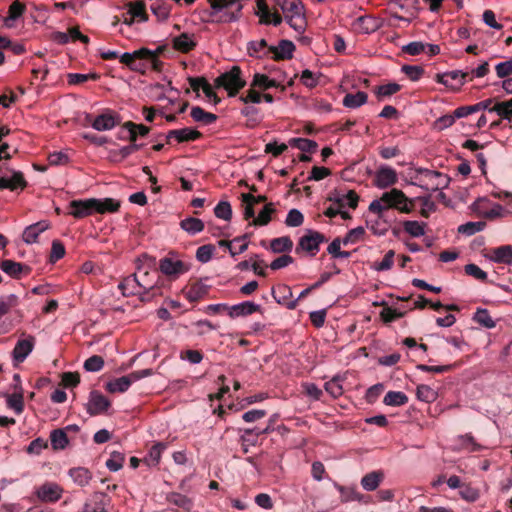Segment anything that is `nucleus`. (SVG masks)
<instances>
[{
  "label": "nucleus",
  "instance_id": "1",
  "mask_svg": "<svg viewBox=\"0 0 512 512\" xmlns=\"http://www.w3.org/2000/svg\"><path fill=\"white\" fill-rule=\"evenodd\" d=\"M417 199L409 198L405 193L397 188L384 192L379 199L373 200L368 209L370 212L383 218V214L388 209H395L400 213L410 214L414 211Z\"/></svg>",
  "mask_w": 512,
  "mask_h": 512
},
{
  "label": "nucleus",
  "instance_id": "2",
  "mask_svg": "<svg viewBox=\"0 0 512 512\" xmlns=\"http://www.w3.org/2000/svg\"><path fill=\"white\" fill-rule=\"evenodd\" d=\"M276 6L281 9L291 28L299 33L305 30V6L301 0H276Z\"/></svg>",
  "mask_w": 512,
  "mask_h": 512
},
{
  "label": "nucleus",
  "instance_id": "3",
  "mask_svg": "<svg viewBox=\"0 0 512 512\" xmlns=\"http://www.w3.org/2000/svg\"><path fill=\"white\" fill-rule=\"evenodd\" d=\"M246 84L247 82L243 77V71L237 65H234L230 70L221 73L214 80V86L216 88L225 89L229 97H236Z\"/></svg>",
  "mask_w": 512,
  "mask_h": 512
},
{
  "label": "nucleus",
  "instance_id": "4",
  "mask_svg": "<svg viewBox=\"0 0 512 512\" xmlns=\"http://www.w3.org/2000/svg\"><path fill=\"white\" fill-rule=\"evenodd\" d=\"M411 179L414 180L411 181V184L433 191L445 188L449 183V178L446 175L428 169L416 170Z\"/></svg>",
  "mask_w": 512,
  "mask_h": 512
},
{
  "label": "nucleus",
  "instance_id": "5",
  "mask_svg": "<svg viewBox=\"0 0 512 512\" xmlns=\"http://www.w3.org/2000/svg\"><path fill=\"white\" fill-rule=\"evenodd\" d=\"M152 369H144L140 371H134L129 375L122 376L120 378H116L114 380L109 381L105 388L110 393H123L129 389L131 384L141 378L152 375Z\"/></svg>",
  "mask_w": 512,
  "mask_h": 512
},
{
  "label": "nucleus",
  "instance_id": "6",
  "mask_svg": "<svg viewBox=\"0 0 512 512\" xmlns=\"http://www.w3.org/2000/svg\"><path fill=\"white\" fill-rule=\"evenodd\" d=\"M327 241L328 239L324 234L318 231L308 230L307 233L299 239L296 246V253L306 251L311 256H315L320 249V244Z\"/></svg>",
  "mask_w": 512,
  "mask_h": 512
},
{
  "label": "nucleus",
  "instance_id": "7",
  "mask_svg": "<svg viewBox=\"0 0 512 512\" xmlns=\"http://www.w3.org/2000/svg\"><path fill=\"white\" fill-rule=\"evenodd\" d=\"M86 119L91 126L97 131H107L118 126L121 122L119 114L113 110L105 109L101 114L92 119L91 115H87Z\"/></svg>",
  "mask_w": 512,
  "mask_h": 512
},
{
  "label": "nucleus",
  "instance_id": "8",
  "mask_svg": "<svg viewBox=\"0 0 512 512\" xmlns=\"http://www.w3.org/2000/svg\"><path fill=\"white\" fill-rule=\"evenodd\" d=\"M436 80L438 83L456 91L459 90L466 81H472L473 77L470 75V72L454 70L443 74H437Z\"/></svg>",
  "mask_w": 512,
  "mask_h": 512
},
{
  "label": "nucleus",
  "instance_id": "9",
  "mask_svg": "<svg viewBox=\"0 0 512 512\" xmlns=\"http://www.w3.org/2000/svg\"><path fill=\"white\" fill-rule=\"evenodd\" d=\"M159 269L163 274L177 278L186 273L190 269V265L182 260L165 257L160 260Z\"/></svg>",
  "mask_w": 512,
  "mask_h": 512
},
{
  "label": "nucleus",
  "instance_id": "10",
  "mask_svg": "<svg viewBox=\"0 0 512 512\" xmlns=\"http://www.w3.org/2000/svg\"><path fill=\"white\" fill-rule=\"evenodd\" d=\"M61 487L54 482H45L35 490V495L38 500L46 503H54L61 498Z\"/></svg>",
  "mask_w": 512,
  "mask_h": 512
},
{
  "label": "nucleus",
  "instance_id": "11",
  "mask_svg": "<svg viewBox=\"0 0 512 512\" xmlns=\"http://www.w3.org/2000/svg\"><path fill=\"white\" fill-rule=\"evenodd\" d=\"M96 204V198L73 200L69 204L71 208L69 214L78 219L87 217L96 212Z\"/></svg>",
  "mask_w": 512,
  "mask_h": 512
},
{
  "label": "nucleus",
  "instance_id": "12",
  "mask_svg": "<svg viewBox=\"0 0 512 512\" xmlns=\"http://www.w3.org/2000/svg\"><path fill=\"white\" fill-rule=\"evenodd\" d=\"M110 405V401L102 393L97 390H93L90 392L89 401L86 404V410L89 415L95 416L107 411Z\"/></svg>",
  "mask_w": 512,
  "mask_h": 512
},
{
  "label": "nucleus",
  "instance_id": "13",
  "mask_svg": "<svg viewBox=\"0 0 512 512\" xmlns=\"http://www.w3.org/2000/svg\"><path fill=\"white\" fill-rule=\"evenodd\" d=\"M398 181L397 173L388 166H381L375 174L374 184L380 189L393 186Z\"/></svg>",
  "mask_w": 512,
  "mask_h": 512
},
{
  "label": "nucleus",
  "instance_id": "14",
  "mask_svg": "<svg viewBox=\"0 0 512 512\" xmlns=\"http://www.w3.org/2000/svg\"><path fill=\"white\" fill-rule=\"evenodd\" d=\"M210 290V286L202 280H196L183 289V294L190 302H197L204 298Z\"/></svg>",
  "mask_w": 512,
  "mask_h": 512
},
{
  "label": "nucleus",
  "instance_id": "15",
  "mask_svg": "<svg viewBox=\"0 0 512 512\" xmlns=\"http://www.w3.org/2000/svg\"><path fill=\"white\" fill-rule=\"evenodd\" d=\"M138 288L139 289H147V288H152V287L149 282L141 281L139 279V275H137L136 273L125 278L118 285V289L121 290V292L124 296L127 295V293H126L127 290H129V294L136 295V293H139Z\"/></svg>",
  "mask_w": 512,
  "mask_h": 512
},
{
  "label": "nucleus",
  "instance_id": "16",
  "mask_svg": "<svg viewBox=\"0 0 512 512\" xmlns=\"http://www.w3.org/2000/svg\"><path fill=\"white\" fill-rule=\"evenodd\" d=\"M202 137V133L196 129L183 128L170 130L166 135V142L170 144L172 138L176 139L179 143L196 141Z\"/></svg>",
  "mask_w": 512,
  "mask_h": 512
},
{
  "label": "nucleus",
  "instance_id": "17",
  "mask_svg": "<svg viewBox=\"0 0 512 512\" xmlns=\"http://www.w3.org/2000/svg\"><path fill=\"white\" fill-rule=\"evenodd\" d=\"M295 45L290 40H281L278 46H270L268 51L273 54L272 59L275 61L289 60L293 57L295 51Z\"/></svg>",
  "mask_w": 512,
  "mask_h": 512
},
{
  "label": "nucleus",
  "instance_id": "18",
  "mask_svg": "<svg viewBox=\"0 0 512 512\" xmlns=\"http://www.w3.org/2000/svg\"><path fill=\"white\" fill-rule=\"evenodd\" d=\"M34 345L35 338L33 336L18 340L12 352L14 361L22 363L32 352Z\"/></svg>",
  "mask_w": 512,
  "mask_h": 512
},
{
  "label": "nucleus",
  "instance_id": "19",
  "mask_svg": "<svg viewBox=\"0 0 512 512\" xmlns=\"http://www.w3.org/2000/svg\"><path fill=\"white\" fill-rule=\"evenodd\" d=\"M272 295L277 303L284 305L288 309H295L297 307V300H292V290L286 284L278 285L277 288L272 290Z\"/></svg>",
  "mask_w": 512,
  "mask_h": 512
},
{
  "label": "nucleus",
  "instance_id": "20",
  "mask_svg": "<svg viewBox=\"0 0 512 512\" xmlns=\"http://www.w3.org/2000/svg\"><path fill=\"white\" fill-rule=\"evenodd\" d=\"M485 256L493 262L510 265L512 264V246L503 245L492 248Z\"/></svg>",
  "mask_w": 512,
  "mask_h": 512
},
{
  "label": "nucleus",
  "instance_id": "21",
  "mask_svg": "<svg viewBox=\"0 0 512 512\" xmlns=\"http://www.w3.org/2000/svg\"><path fill=\"white\" fill-rule=\"evenodd\" d=\"M173 49L181 53H189L194 50L197 42L193 34L181 33L172 39Z\"/></svg>",
  "mask_w": 512,
  "mask_h": 512
},
{
  "label": "nucleus",
  "instance_id": "22",
  "mask_svg": "<svg viewBox=\"0 0 512 512\" xmlns=\"http://www.w3.org/2000/svg\"><path fill=\"white\" fill-rule=\"evenodd\" d=\"M261 311V306L251 301H244L242 303L232 305L229 308V316L231 318L249 316L255 312Z\"/></svg>",
  "mask_w": 512,
  "mask_h": 512
},
{
  "label": "nucleus",
  "instance_id": "23",
  "mask_svg": "<svg viewBox=\"0 0 512 512\" xmlns=\"http://www.w3.org/2000/svg\"><path fill=\"white\" fill-rule=\"evenodd\" d=\"M0 269L13 278H20L22 274H29L31 271L29 266L13 260L0 262Z\"/></svg>",
  "mask_w": 512,
  "mask_h": 512
},
{
  "label": "nucleus",
  "instance_id": "24",
  "mask_svg": "<svg viewBox=\"0 0 512 512\" xmlns=\"http://www.w3.org/2000/svg\"><path fill=\"white\" fill-rule=\"evenodd\" d=\"M49 228L47 221H39L25 228L22 238L27 244L35 243L38 236Z\"/></svg>",
  "mask_w": 512,
  "mask_h": 512
},
{
  "label": "nucleus",
  "instance_id": "25",
  "mask_svg": "<svg viewBox=\"0 0 512 512\" xmlns=\"http://www.w3.org/2000/svg\"><path fill=\"white\" fill-rule=\"evenodd\" d=\"M384 472L381 470H376L367 473L361 479V485L366 491H374L378 488L380 483L384 480Z\"/></svg>",
  "mask_w": 512,
  "mask_h": 512
},
{
  "label": "nucleus",
  "instance_id": "26",
  "mask_svg": "<svg viewBox=\"0 0 512 512\" xmlns=\"http://www.w3.org/2000/svg\"><path fill=\"white\" fill-rule=\"evenodd\" d=\"M50 442L53 450H64L69 444V436L62 428L54 429L50 433Z\"/></svg>",
  "mask_w": 512,
  "mask_h": 512
},
{
  "label": "nucleus",
  "instance_id": "27",
  "mask_svg": "<svg viewBox=\"0 0 512 512\" xmlns=\"http://www.w3.org/2000/svg\"><path fill=\"white\" fill-rule=\"evenodd\" d=\"M128 12L130 16L135 18L139 22H145L148 20V14L146 12V5L143 0H136L135 2H129L127 4Z\"/></svg>",
  "mask_w": 512,
  "mask_h": 512
},
{
  "label": "nucleus",
  "instance_id": "28",
  "mask_svg": "<svg viewBox=\"0 0 512 512\" xmlns=\"http://www.w3.org/2000/svg\"><path fill=\"white\" fill-rule=\"evenodd\" d=\"M269 47L265 39L251 41L247 44V52L251 57L263 58L270 54Z\"/></svg>",
  "mask_w": 512,
  "mask_h": 512
},
{
  "label": "nucleus",
  "instance_id": "29",
  "mask_svg": "<svg viewBox=\"0 0 512 512\" xmlns=\"http://www.w3.org/2000/svg\"><path fill=\"white\" fill-rule=\"evenodd\" d=\"M122 127L129 132L130 142H136L138 136H146L150 132V128L143 124H136L132 121L125 122Z\"/></svg>",
  "mask_w": 512,
  "mask_h": 512
},
{
  "label": "nucleus",
  "instance_id": "30",
  "mask_svg": "<svg viewBox=\"0 0 512 512\" xmlns=\"http://www.w3.org/2000/svg\"><path fill=\"white\" fill-rule=\"evenodd\" d=\"M251 86L258 88L260 91H266L270 88L280 87V83L274 79H270L265 74L255 73L251 82Z\"/></svg>",
  "mask_w": 512,
  "mask_h": 512
},
{
  "label": "nucleus",
  "instance_id": "31",
  "mask_svg": "<svg viewBox=\"0 0 512 512\" xmlns=\"http://www.w3.org/2000/svg\"><path fill=\"white\" fill-rule=\"evenodd\" d=\"M273 253L290 252L293 248V241L289 236H282L271 240L269 245Z\"/></svg>",
  "mask_w": 512,
  "mask_h": 512
},
{
  "label": "nucleus",
  "instance_id": "32",
  "mask_svg": "<svg viewBox=\"0 0 512 512\" xmlns=\"http://www.w3.org/2000/svg\"><path fill=\"white\" fill-rule=\"evenodd\" d=\"M167 448V445L163 442L155 443L149 450L148 455L143 461L148 466H157L161 459L162 452Z\"/></svg>",
  "mask_w": 512,
  "mask_h": 512
},
{
  "label": "nucleus",
  "instance_id": "33",
  "mask_svg": "<svg viewBox=\"0 0 512 512\" xmlns=\"http://www.w3.org/2000/svg\"><path fill=\"white\" fill-rule=\"evenodd\" d=\"M276 210L274 208L273 203H268L264 206V208L260 211L258 216L254 218L249 225L252 226H265L268 225L271 221V215L275 213Z\"/></svg>",
  "mask_w": 512,
  "mask_h": 512
},
{
  "label": "nucleus",
  "instance_id": "34",
  "mask_svg": "<svg viewBox=\"0 0 512 512\" xmlns=\"http://www.w3.org/2000/svg\"><path fill=\"white\" fill-rule=\"evenodd\" d=\"M26 11V6L24 3L15 0L11 3V5L8 8V16L4 19L5 25L7 27H11L12 24H10V21H15L19 17H21L24 12Z\"/></svg>",
  "mask_w": 512,
  "mask_h": 512
},
{
  "label": "nucleus",
  "instance_id": "35",
  "mask_svg": "<svg viewBox=\"0 0 512 512\" xmlns=\"http://www.w3.org/2000/svg\"><path fill=\"white\" fill-rule=\"evenodd\" d=\"M180 227L191 235H195L204 230V223L201 219L188 217L180 222Z\"/></svg>",
  "mask_w": 512,
  "mask_h": 512
},
{
  "label": "nucleus",
  "instance_id": "36",
  "mask_svg": "<svg viewBox=\"0 0 512 512\" xmlns=\"http://www.w3.org/2000/svg\"><path fill=\"white\" fill-rule=\"evenodd\" d=\"M148 55H150V49L143 47L132 53L126 52L119 56V58L120 62L130 69L132 66H135V58H145Z\"/></svg>",
  "mask_w": 512,
  "mask_h": 512
},
{
  "label": "nucleus",
  "instance_id": "37",
  "mask_svg": "<svg viewBox=\"0 0 512 512\" xmlns=\"http://www.w3.org/2000/svg\"><path fill=\"white\" fill-rule=\"evenodd\" d=\"M368 95L363 91L355 94L348 93L343 98V105L348 108H357L367 102Z\"/></svg>",
  "mask_w": 512,
  "mask_h": 512
},
{
  "label": "nucleus",
  "instance_id": "38",
  "mask_svg": "<svg viewBox=\"0 0 512 512\" xmlns=\"http://www.w3.org/2000/svg\"><path fill=\"white\" fill-rule=\"evenodd\" d=\"M7 406L14 410L16 414H21L24 410L23 391H17L13 394H6Z\"/></svg>",
  "mask_w": 512,
  "mask_h": 512
},
{
  "label": "nucleus",
  "instance_id": "39",
  "mask_svg": "<svg viewBox=\"0 0 512 512\" xmlns=\"http://www.w3.org/2000/svg\"><path fill=\"white\" fill-rule=\"evenodd\" d=\"M489 113H496L502 119L512 118V98L506 101L497 102L489 109Z\"/></svg>",
  "mask_w": 512,
  "mask_h": 512
},
{
  "label": "nucleus",
  "instance_id": "40",
  "mask_svg": "<svg viewBox=\"0 0 512 512\" xmlns=\"http://www.w3.org/2000/svg\"><path fill=\"white\" fill-rule=\"evenodd\" d=\"M69 475L75 483L80 486H85L92 478L90 471L84 467L72 468L69 470Z\"/></svg>",
  "mask_w": 512,
  "mask_h": 512
},
{
  "label": "nucleus",
  "instance_id": "41",
  "mask_svg": "<svg viewBox=\"0 0 512 512\" xmlns=\"http://www.w3.org/2000/svg\"><path fill=\"white\" fill-rule=\"evenodd\" d=\"M96 202V212L100 214L117 212L120 208V202L112 198L96 199Z\"/></svg>",
  "mask_w": 512,
  "mask_h": 512
},
{
  "label": "nucleus",
  "instance_id": "42",
  "mask_svg": "<svg viewBox=\"0 0 512 512\" xmlns=\"http://www.w3.org/2000/svg\"><path fill=\"white\" fill-rule=\"evenodd\" d=\"M190 115L195 121L202 122L207 125L212 124L217 120V116L215 114L206 112L203 108L199 106H194L191 109Z\"/></svg>",
  "mask_w": 512,
  "mask_h": 512
},
{
  "label": "nucleus",
  "instance_id": "43",
  "mask_svg": "<svg viewBox=\"0 0 512 512\" xmlns=\"http://www.w3.org/2000/svg\"><path fill=\"white\" fill-rule=\"evenodd\" d=\"M288 143L291 147L310 153L315 152L318 147L315 141L306 138H291Z\"/></svg>",
  "mask_w": 512,
  "mask_h": 512
},
{
  "label": "nucleus",
  "instance_id": "44",
  "mask_svg": "<svg viewBox=\"0 0 512 512\" xmlns=\"http://www.w3.org/2000/svg\"><path fill=\"white\" fill-rule=\"evenodd\" d=\"M384 404L388 406H402L408 402V397L401 391H389L383 400Z\"/></svg>",
  "mask_w": 512,
  "mask_h": 512
},
{
  "label": "nucleus",
  "instance_id": "45",
  "mask_svg": "<svg viewBox=\"0 0 512 512\" xmlns=\"http://www.w3.org/2000/svg\"><path fill=\"white\" fill-rule=\"evenodd\" d=\"M257 11L255 14L259 17V23L264 25L270 24L272 11L265 0H256Z\"/></svg>",
  "mask_w": 512,
  "mask_h": 512
},
{
  "label": "nucleus",
  "instance_id": "46",
  "mask_svg": "<svg viewBox=\"0 0 512 512\" xmlns=\"http://www.w3.org/2000/svg\"><path fill=\"white\" fill-rule=\"evenodd\" d=\"M125 455L119 451H112L109 459L106 461V467L113 472L120 470L123 467Z\"/></svg>",
  "mask_w": 512,
  "mask_h": 512
},
{
  "label": "nucleus",
  "instance_id": "47",
  "mask_svg": "<svg viewBox=\"0 0 512 512\" xmlns=\"http://www.w3.org/2000/svg\"><path fill=\"white\" fill-rule=\"evenodd\" d=\"M417 398L421 401L430 403L436 400L437 392L428 385H418L416 390Z\"/></svg>",
  "mask_w": 512,
  "mask_h": 512
},
{
  "label": "nucleus",
  "instance_id": "48",
  "mask_svg": "<svg viewBox=\"0 0 512 512\" xmlns=\"http://www.w3.org/2000/svg\"><path fill=\"white\" fill-rule=\"evenodd\" d=\"M473 320L476 321L479 325L491 329L495 327V322L491 318L488 310L486 309H477L476 313L473 316Z\"/></svg>",
  "mask_w": 512,
  "mask_h": 512
},
{
  "label": "nucleus",
  "instance_id": "49",
  "mask_svg": "<svg viewBox=\"0 0 512 512\" xmlns=\"http://www.w3.org/2000/svg\"><path fill=\"white\" fill-rule=\"evenodd\" d=\"M239 100L244 104H259L262 101V93L258 91V88L252 87L250 85V88L246 91V93H243L239 96Z\"/></svg>",
  "mask_w": 512,
  "mask_h": 512
},
{
  "label": "nucleus",
  "instance_id": "50",
  "mask_svg": "<svg viewBox=\"0 0 512 512\" xmlns=\"http://www.w3.org/2000/svg\"><path fill=\"white\" fill-rule=\"evenodd\" d=\"M168 501L186 511H190L193 507L192 501L185 495L179 493H172L168 496Z\"/></svg>",
  "mask_w": 512,
  "mask_h": 512
},
{
  "label": "nucleus",
  "instance_id": "51",
  "mask_svg": "<svg viewBox=\"0 0 512 512\" xmlns=\"http://www.w3.org/2000/svg\"><path fill=\"white\" fill-rule=\"evenodd\" d=\"M425 223H419L418 221L407 220L403 222V228L405 232L413 237H420L424 235Z\"/></svg>",
  "mask_w": 512,
  "mask_h": 512
},
{
  "label": "nucleus",
  "instance_id": "52",
  "mask_svg": "<svg viewBox=\"0 0 512 512\" xmlns=\"http://www.w3.org/2000/svg\"><path fill=\"white\" fill-rule=\"evenodd\" d=\"M214 213L217 218L229 221L232 217V208L229 202L220 201L214 208Z\"/></svg>",
  "mask_w": 512,
  "mask_h": 512
},
{
  "label": "nucleus",
  "instance_id": "53",
  "mask_svg": "<svg viewBox=\"0 0 512 512\" xmlns=\"http://www.w3.org/2000/svg\"><path fill=\"white\" fill-rule=\"evenodd\" d=\"M68 83L70 85H78L82 84L88 80H98L99 75L97 73H90V74H80V73H69L68 74Z\"/></svg>",
  "mask_w": 512,
  "mask_h": 512
},
{
  "label": "nucleus",
  "instance_id": "54",
  "mask_svg": "<svg viewBox=\"0 0 512 512\" xmlns=\"http://www.w3.org/2000/svg\"><path fill=\"white\" fill-rule=\"evenodd\" d=\"M486 226V223L483 221L479 222H467L463 225H460L458 231L460 233L466 234L468 236L473 235L477 232L482 231Z\"/></svg>",
  "mask_w": 512,
  "mask_h": 512
},
{
  "label": "nucleus",
  "instance_id": "55",
  "mask_svg": "<svg viewBox=\"0 0 512 512\" xmlns=\"http://www.w3.org/2000/svg\"><path fill=\"white\" fill-rule=\"evenodd\" d=\"M401 70L411 81H418L424 74V68L418 65H403Z\"/></svg>",
  "mask_w": 512,
  "mask_h": 512
},
{
  "label": "nucleus",
  "instance_id": "56",
  "mask_svg": "<svg viewBox=\"0 0 512 512\" xmlns=\"http://www.w3.org/2000/svg\"><path fill=\"white\" fill-rule=\"evenodd\" d=\"M215 247L212 244L202 245L196 251V259L201 263L211 260Z\"/></svg>",
  "mask_w": 512,
  "mask_h": 512
},
{
  "label": "nucleus",
  "instance_id": "57",
  "mask_svg": "<svg viewBox=\"0 0 512 512\" xmlns=\"http://www.w3.org/2000/svg\"><path fill=\"white\" fill-rule=\"evenodd\" d=\"M65 255V247L60 240H53L51 246L50 253V262L56 263L58 260L62 259Z\"/></svg>",
  "mask_w": 512,
  "mask_h": 512
},
{
  "label": "nucleus",
  "instance_id": "58",
  "mask_svg": "<svg viewBox=\"0 0 512 512\" xmlns=\"http://www.w3.org/2000/svg\"><path fill=\"white\" fill-rule=\"evenodd\" d=\"M401 89V86L397 83H389L380 85L376 88V94L379 99L382 97H389L397 93Z\"/></svg>",
  "mask_w": 512,
  "mask_h": 512
},
{
  "label": "nucleus",
  "instance_id": "59",
  "mask_svg": "<svg viewBox=\"0 0 512 512\" xmlns=\"http://www.w3.org/2000/svg\"><path fill=\"white\" fill-rule=\"evenodd\" d=\"M303 222L304 216L298 209H291L285 220V224L289 227H299Z\"/></svg>",
  "mask_w": 512,
  "mask_h": 512
},
{
  "label": "nucleus",
  "instance_id": "60",
  "mask_svg": "<svg viewBox=\"0 0 512 512\" xmlns=\"http://www.w3.org/2000/svg\"><path fill=\"white\" fill-rule=\"evenodd\" d=\"M325 390L334 398L343 394V388L340 384V377L336 376L325 383Z\"/></svg>",
  "mask_w": 512,
  "mask_h": 512
},
{
  "label": "nucleus",
  "instance_id": "61",
  "mask_svg": "<svg viewBox=\"0 0 512 512\" xmlns=\"http://www.w3.org/2000/svg\"><path fill=\"white\" fill-rule=\"evenodd\" d=\"M464 270L467 275L472 276L479 281H482V282L487 281V278H488L487 273L485 271H483L476 264H473V263L467 264V265H465Z\"/></svg>",
  "mask_w": 512,
  "mask_h": 512
},
{
  "label": "nucleus",
  "instance_id": "62",
  "mask_svg": "<svg viewBox=\"0 0 512 512\" xmlns=\"http://www.w3.org/2000/svg\"><path fill=\"white\" fill-rule=\"evenodd\" d=\"M104 366V360L101 356L93 355L84 362V368L86 371L98 372Z\"/></svg>",
  "mask_w": 512,
  "mask_h": 512
},
{
  "label": "nucleus",
  "instance_id": "63",
  "mask_svg": "<svg viewBox=\"0 0 512 512\" xmlns=\"http://www.w3.org/2000/svg\"><path fill=\"white\" fill-rule=\"evenodd\" d=\"M394 256H395V252L393 250H389L385 254V256L381 262L374 263L373 268L377 271L389 270L393 266Z\"/></svg>",
  "mask_w": 512,
  "mask_h": 512
},
{
  "label": "nucleus",
  "instance_id": "64",
  "mask_svg": "<svg viewBox=\"0 0 512 512\" xmlns=\"http://www.w3.org/2000/svg\"><path fill=\"white\" fill-rule=\"evenodd\" d=\"M496 74L499 78H510L512 75V60H507L505 62L498 63L495 66Z\"/></svg>",
  "mask_w": 512,
  "mask_h": 512
}]
</instances>
